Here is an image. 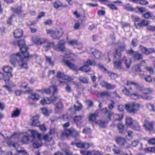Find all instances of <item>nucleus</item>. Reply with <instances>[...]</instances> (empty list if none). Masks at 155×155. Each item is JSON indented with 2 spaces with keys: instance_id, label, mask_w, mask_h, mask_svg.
I'll return each instance as SVG.
<instances>
[{
  "instance_id": "nucleus-63",
  "label": "nucleus",
  "mask_w": 155,
  "mask_h": 155,
  "mask_svg": "<svg viewBox=\"0 0 155 155\" xmlns=\"http://www.w3.org/2000/svg\"><path fill=\"white\" fill-rule=\"evenodd\" d=\"M68 43L71 45L73 46L76 45H78V42L77 40H72L71 41H69Z\"/></svg>"
},
{
  "instance_id": "nucleus-16",
  "label": "nucleus",
  "mask_w": 155,
  "mask_h": 155,
  "mask_svg": "<svg viewBox=\"0 0 155 155\" xmlns=\"http://www.w3.org/2000/svg\"><path fill=\"white\" fill-rule=\"evenodd\" d=\"M76 146L79 148H84L87 149L89 147L90 144L89 143L80 142L78 143H76Z\"/></svg>"
},
{
  "instance_id": "nucleus-32",
  "label": "nucleus",
  "mask_w": 155,
  "mask_h": 155,
  "mask_svg": "<svg viewBox=\"0 0 155 155\" xmlns=\"http://www.w3.org/2000/svg\"><path fill=\"white\" fill-rule=\"evenodd\" d=\"M132 119L130 117H127L126 119V124L127 127H131L133 123Z\"/></svg>"
},
{
  "instance_id": "nucleus-28",
  "label": "nucleus",
  "mask_w": 155,
  "mask_h": 155,
  "mask_svg": "<svg viewBox=\"0 0 155 155\" xmlns=\"http://www.w3.org/2000/svg\"><path fill=\"white\" fill-rule=\"evenodd\" d=\"M17 44L19 47L20 50H22L23 49H25L24 47V46L26 45L25 41L24 40H19Z\"/></svg>"
},
{
  "instance_id": "nucleus-45",
  "label": "nucleus",
  "mask_w": 155,
  "mask_h": 155,
  "mask_svg": "<svg viewBox=\"0 0 155 155\" xmlns=\"http://www.w3.org/2000/svg\"><path fill=\"white\" fill-rule=\"evenodd\" d=\"M54 43L53 42L49 43L47 44V45L44 46L43 48L45 49V51H47L48 49L50 48L52 46L54 45Z\"/></svg>"
},
{
  "instance_id": "nucleus-18",
  "label": "nucleus",
  "mask_w": 155,
  "mask_h": 155,
  "mask_svg": "<svg viewBox=\"0 0 155 155\" xmlns=\"http://www.w3.org/2000/svg\"><path fill=\"white\" fill-rule=\"evenodd\" d=\"M52 4L54 8L56 9L61 7H66L68 6V5L66 4L64 5L63 3L59 0H56Z\"/></svg>"
},
{
  "instance_id": "nucleus-15",
  "label": "nucleus",
  "mask_w": 155,
  "mask_h": 155,
  "mask_svg": "<svg viewBox=\"0 0 155 155\" xmlns=\"http://www.w3.org/2000/svg\"><path fill=\"white\" fill-rule=\"evenodd\" d=\"M11 10L14 13L17 14L19 18L21 17V13L23 12V10L22 9L21 6H19L15 8L13 7L12 6L11 7Z\"/></svg>"
},
{
  "instance_id": "nucleus-14",
  "label": "nucleus",
  "mask_w": 155,
  "mask_h": 155,
  "mask_svg": "<svg viewBox=\"0 0 155 155\" xmlns=\"http://www.w3.org/2000/svg\"><path fill=\"white\" fill-rule=\"evenodd\" d=\"M114 67L119 71L121 72H123L125 71V69L123 68L122 66V63L120 61H115L114 62Z\"/></svg>"
},
{
  "instance_id": "nucleus-12",
  "label": "nucleus",
  "mask_w": 155,
  "mask_h": 155,
  "mask_svg": "<svg viewBox=\"0 0 155 155\" xmlns=\"http://www.w3.org/2000/svg\"><path fill=\"white\" fill-rule=\"evenodd\" d=\"M139 47L141 52L147 55L152 53L155 51V50L153 48H147L142 45H140Z\"/></svg>"
},
{
  "instance_id": "nucleus-52",
  "label": "nucleus",
  "mask_w": 155,
  "mask_h": 155,
  "mask_svg": "<svg viewBox=\"0 0 155 155\" xmlns=\"http://www.w3.org/2000/svg\"><path fill=\"white\" fill-rule=\"evenodd\" d=\"M96 115L94 114H91L89 117V120L91 121H94L96 119Z\"/></svg>"
},
{
  "instance_id": "nucleus-53",
  "label": "nucleus",
  "mask_w": 155,
  "mask_h": 155,
  "mask_svg": "<svg viewBox=\"0 0 155 155\" xmlns=\"http://www.w3.org/2000/svg\"><path fill=\"white\" fill-rule=\"evenodd\" d=\"M41 110L42 113L45 116H48V110L46 107H44L41 109Z\"/></svg>"
},
{
  "instance_id": "nucleus-23",
  "label": "nucleus",
  "mask_w": 155,
  "mask_h": 155,
  "mask_svg": "<svg viewBox=\"0 0 155 155\" xmlns=\"http://www.w3.org/2000/svg\"><path fill=\"white\" fill-rule=\"evenodd\" d=\"M130 127L137 131L139 130L140 129V127L138 123L135 121H133L132 124Z\"/></svg>"
},
{
  "instance_id": "nucleus-43",
  "label": "nucleus",
  "mask_w": 155,
  "mask_h": 155,
  "mask_svg": "<svg viewBox=\"0 0 155 155\" xmlns=\"http://www.w3.org/2000/svg\"><path fill=\"white\" fill-rule=\"evenodd\" d=\"M41 140H43L47 141H50L52 139V137H49L48 134H47L44 136L43 137L41 138Z\"/></svg>"
},
{
  "instance_id": "nucleus-1",
  "label": "nucleus",
  "mask_w": 155,
  "mask_h": 155,
  "mask_svg": "<svg viewBox=\"0 0 155 155\" xmlns=\"http://www.w3.org/2000/svg\"><path fill=\"white\" fill-rule=\"evenodd\" d=\"M24 47L25 49H23L22 50H20L24 56L23 58H21V54L19 52H17L10 55L9 61L13 67L19 66L26 70L28 69L27 62L32 58V55L29 54L28 52V47L26 45L24 46Z\"/></svg>"
},
{
  "instance_id": "nucleus-2",
  "label": "nucleus",
  "mask_w": 155,
  "mask_h": 155,
  "mask_svg": "<svg viewBox=\"0 0 155 155\" xmlns=\"http://www.w3.org/2000/svg\"><path fill=\"white\" fill-rule=\"evenodd\" d=\"M140 105L134 102L130 103L125 105V108L127 111L131 114H134L139 110Z\"/></svg>"
},
{
  "instance_id": "nucleus-11",
  "label": "nucleus",
  "mask_w": 155,
  "mask_h": 155,
  "mask_svg": "<svg viewBox=\"0 0 155 155\" xmlns=\"http://www.w3.org/2000/svg\"><path fill=\"white\" fill-rule=\"evenodd\" d=\"M61 63L63 65L68 67L70 69L74 70L76 69V67L74 64L66 59L65 58L63 59L61 61Z\"/></svg>"
},
{
  "instance_id": "nucleus-51",
  "label": "nucleus",
  "mask_w": 155,
  "mask_h": 155,
  "mask_svg": "<svg viewBox=\"0 0 155 155\" xmlns=\"http://www.w3.org/2000/svg\"><path fill=\"white\" fill-rule=\"evenodd\" d=\"M88 65H83L79 69V70L80 71H85V72H87L88 71L86 70V69L87 68H88Z\"/></svg>"
},
{
  "instance_id": "nucleus-62",
  "label": "nucleus",
  "mask_w": 155,
  "mask_h": 155,
  "mask_svg": "<svg viewBox=\"0 0 155 155\" xmlns=\"http://www.w3.org/2000/svg\"><path fill=\"white\" fill-rule=\"evenodd\" d=\"M50 87L52 88L53 89L54 91L53 92V95H54V94L57 92V86L55 85H53L51 86Z\"/></svg>"
},
{
  "instance_id": "nucleus-50",
  "label": "nucleus",
  "mask_w": 155,
  "mask_h": 155,
  "mask_svg": "<svg viewBox=\"0 0 155 155\" xmlns=\"http://www.w3.org/2000/svg\"><path fill=\"white\" fill-rule=\"evenodd\" d=\"M100 95L101 97H108L110 96V94L109 93V92L106 91L100 93Z\"/></svg>"
},
{
  "instance_id": "nucleus-54",
  "label": "nucleus",
  "mask_w": 155,
  "mask_h": 155,
  "mask_svg": "<svg viewBox=\"0 0 155 155\" xmlns=\"http://www.w3.org/2000/svg\"><path fill=\"white\" fill-rule=\"evenodd\" d=\"M13 146L15 148L17 152L18 151L20 150H21L23 148L20 147L17 143H15L13 144Z\"/></svg>"
},
{
  "instance_id": "nucleus-59",
  "label": "nucleus",
  "mask_w": 155,
  "mask_h": 155,
  "mask_svg": "<svg viewBox=\"0 0 155 155\" xmlns=\"http://www.w3.org/2000/svg\"><path fill=\"white\" fill-rule=\"evenodd\" d=\"M120 24L122 25V27L123 28H124L125 27H127L128 26H129L130 25V24L127 22H125L122 21L120 22Z\"/></svg>"
},
{
  "instance_id": "nucleus-29",
  "label": "nucleus",
  "mask_w": 155,
  "mask_h": 155,
  "mask_svg": "<svg viewBox=\"0 0 155 155\" xmlns=\"http://www.w3.org/2000/svg\"><path fill=\"white\" fill-rule=\"evenodd\" d=\"M32 136H31L32 138V140L33 138H35L37 136L38 139L41 140V135L40 134H38L37 132L35 131L32 130L31 131Z\"/></svg>"
},
{
  "instance_id": "nucleus-42",
  "label": "nucleus",
  "mask_w": 155,
  "mask_h": 155,
  "mask_svg": "<svg viewBox=\"0 0 155 155\" xmlns=\"http://www.w3.org/2000/svg\"><path fill=\"white\" fill-rule=\"evenodd\" d=\"M40 39V38H39L36 36H33L32 38V40L33 42L38 45Z\"/></svg>"
},
{
  "instance_id": "nucleus-46",
  "label": "nucleus",
  "mask_w": 155,
  "mask_h": 155,
  "mask_svg": "<svg viewBox=\"0 0 155 155\" xmlns=\"http://www.w3.org/2000/svg\"><path fill=\"white\" fill-rule=\"evenodd\" d=\"M97 66L99 69L104 72H107V71H108L101 64H98Z\"/></svg>"
},
{
  "instance_id": "nucleus-19",
  "label": "nucleus",
  "mask_w": 155,
  "mask_h": 155,
  "mask_svg": "<svg viewBox=\"0 0 155 155\" xmlns=\"http://www.w3.org/2000/svg\"><path fill=\"white\" fill-rule=\"evenodd\" d=\"M149 24L148 21L146 20H143L137 24L135 23V26L137 28H140L142 26H147Z\"/></svg>"
},
{
  "instance_id": "nucleus-48",
  "label": "nucleus",
  "mask_w": 155,
  "mask_h": 155,
  "mask_svg": "<svg viewBox=\"0 0 155 155\" xmlns=\"http://www.w3.org/2000/svg\"><path fill=\"white\" fill-rule=\"evenodd\" d=\"M146 106L147 108L150 111H152L154 108V105L150 103H147L146 104Z\"/></svg>"
},
{
  "instance_id": "nucleus-56",
  "label": "nucleus",
  "mask_w": 155,
  "mask_h": 155,
  "mask_svg": "<svg viewBox=\"0 0 155 155\" xmlns=\"http://www.w3.org/2000/svg\"><path fill=\"white\" fill-rule=\"evenodd\" d=\"M136 9L138 10L141 13H143L144 12H147V9L145 8L137 7L136 8Z\"/></svg>"
},
{
  "instance_id": "nucleus-25",
  "label": "nucleus",
  "mask_w": 155,
  "mask_h": 155,
  "mask_svg": "<svg viewBox=\"0 0 155 155\" xmlns=\"http://www.w3.org/2000/svg\"><path fill=\"white\" fill-rule=\"evenodd\" d=\"M140 90L146 95L151 94L152 92V91L150 88H145L143 87H142Z\"/></svg>"
},
{
  "instance_id": "nucleus-26",
  "label": "nucleus",
  "mask_w": 155,
  "mask_h": 155,
  "mask_svg": "<svg viewBox=\"0 0 155 155\" xmlns=\"http://www.w3.org/2000/svg\"><path fill=\"white\" fill-rule=\"evenodd\" d=\"M39 97L40 96L38 94H35L32 95L31 97H28V99L29 101L32 100L33 101H36L39 99Z\"/></svg>"
},
{
  "instance_id": "nucleus-24",
  "label": "nucleus",
  "mask_w": 155,
  "mask_h": 155,
  "mask_svg": "<svg viewBox=\"0 0 155 155\" xmlns=\"http://www.w3.org/2000/svg\"><path fill=\"white\" fill-rule=\"evenodd\" d=\"M91 53L97 59L99 58L102 55L101 53L96 49H95L94 51H92Z\"/></svg>"
},
{
  "instance_id": "nucleus-60",
  "label": "nucleus",
  "mask_w": 155,
  "mask_h": 155,
  "mask_svg": "<svg viewBox=\"0 0 155 155\" xmlns=\"http://www.w3.org/2000/svg\"><path fill=\"white\" fill-rule=\"evenodd\" d=\"M114 102L113 101H111V103L109 104L108 105V108L110 110L113 109L114 107Z\"/></svg>"
},
{
  "instance_id": "nucleus-10",
  "label": "nucleus",
  "mask_w": 155,
  "mask_h": 155,
  "mask_svg": "<svg viewBox=\"0 0 155 155\" xmlns=\"http://www.w3.org/2000/svg\"><path fill=\"white\" fill-rule=\"evenodd\" d=\"M100 84L102 87H105L108 90L113 89L115 87V85L111 84L104 80L101 81Z\"/></svg>"
},
{
  "instance_id": "nucleus-21",
  "label": "nucleus",
  "mask_w": 155,
  "mask_h": 155,
  "mask_svg": "<svg viewBox=\"0 0 155 155\" xmlns=\"http://www.w3.org/2000/svg\"><path fill=\"white\" fill-rule=\"evenodd\" d=\"M32 141V137L30 135L23 136L22 140V141L24 143H28Z\"/></svg>"
},
{
  "instance_id": "nucleus-58",
  "label": "nucleus",
  "mask_w": 155,
  "mask_h": 155,
  "mask_svg": "<svg viewBox=\"0 0 155 155\" xmlns=\"http://www.w3.org/2000/svg\"><path fill=\"white\" fill-rule=\"evenodd\" d=\"M143 16L146 18H149L152 17L151 13L149 12L143 14Z\"/></svg>"
},
{
  "instance_id": "nucleus-40",
  "label": "nucleus",
  "mask_w": 155,
  "mask_h": 155,
  "mask_svg": "<svg viewBox=\"0 0 155 155\" xmlns=\"http://www.w3.org/2000/svg\"><path fill=\"white\" fill-rule=\"evenodd\" d=\"M65 75L63 73L59 71L57 72L56 77L58 78H61L63 79H65Z\"/></svg>"
},
{
  "instance_id": "nucleus-47",
  "label": "nucleus",
  "mask_w": 155,
  "mask_h": 155,
  "mask_svg": "<svg viewBox=\"0 0 155 155\" xmlns=\"http://www.w3.org/2000/svg\"><path fill=\"white\" fill-rule=\"evenodd\" d=\"M124 8L125 9L129 11H133L134 10V9L130 6L129 4H127L124 6Z\"/></svg>"
},
{
  "instance_id": "nucleus-35",
  "label": "nucleus",
  "mask_w": 155,
  "mask_h": 155,
  "mask_svg": "<svg viewBox=\"0 0 155 155\" xmlns=\"http://www.w3.org/2000/svg\"><path fill=\"white\" fill-rule=\"evenodd\" d=\"M107 73L109 76L111 78L113 79H114L118 77V75L116 73L113 72L107 71Z\"/></svg>"
},
{
  "instance_id": "nucleus-33",
  "label": "nucleus",
  "mask_w": 155,
  "mask_h": 155,
  "mask_svg": "<svg viewBox=\"0 0 155 155\" xmlns=\"http://www.w3.org/2000/svg\"><path fill=\"white\" fill-rule=\"evenodd\" d=\"M38 141H36L33 143L32 145L33 147L35 148H38L40 147L41 146V140L40 139H38Z\"/></svg>"
},
{
  "instance_id": "nucleus-49",
  "label": "nucleus",
  "mask_w": 155,
  "mask_h": 155,
  "mask_svg": "<svg viewBox=\"0 0 155 155\" xmlns=\"http://www.w3.org/2000/svg\"><path fill=\"white\" fill-rule=\"evenodd\" d=\"M138 43V42L137 39L135 38L132 40L131 44L133 47H134L137 45Z\"/></svg>"
},
{
  "instance_id": "nucleus-57",
  "label": "nucleus",
  "mask_w": 155,
  "mask_h": 155,
  "mask_svg": "<svg viewBox=\"0 0 155 155\" xmlns=\"http://www.w3.org/2000/svg\"><path fill=\"white\" fill-rule=\"evenodd\" d=\"M18 154H21V155H28V154L26 151L24 150V148H22L21 150H20L18 151L17 152Z\"/></svg>"
},
{
  "instance_id": "nucleus-8",
  "label": "nucleus",
  "mask_w": 155,
  "mask_h": 155,
  "mask_svg": "<svg viewBox=\"0 0 155 155\" xmlns=\"http://www.w3.org/2000/svg\"><path fill=\"white\" fill-rule=\"evenodd\" d=\"M64 108V105L62 102L61 101H58L54 104V112L55 113H61Z\"/></svg>"
},
{
  "instance_id": "nucleus-3",
  "label": "nucleus",
  "mask_w": 155,
  "mask_h": 155,
  "mask_svg": "<svg viewBox=\"0 0 155 155\" xmlns=\"http://www.w3.org/2000/svg\"><path fill=\"white\" fill-rule=\"evenodd\" d=\"M62 135L63 137H75L78 136L79 134L78 132L74 128L66 129L62 132Z\"/></svg>"
},
{
  "instance_id": "nucleus-37",
  "label": "nucleus",
  "mask_w": 155,
  "mask_h": 155,
  "mask_svg": "<svg viewBox=\"0 0 155 155\" xmlns=\"http://www.w3.org/2000/svg\"><path fill=\"white\" fill-rule=\"evenodd\" d=\"M76 104L74 105V109L75 110H79L82 108V105L81 103H79V101L77 100L76 101Z\"/></svg>"
},
{
  "instance_id": "nucleus-5",
  "label": "nucleus",
  "mask_w": 155,
  "mask_h": 155,
  "mask_svg": "<svg viewBox=\"0 0 155 155\" xmlns=\"http://www.w3.org/2000/svg\"><path fill=\"white\" fill-rule=\"evenodd\" d=\"M115 140L116 143L122 148H127L130 147V144L124 137H115Z\"/></svg>"
},
{
  "instance_id": "nucleus-34",
  "label": "nucleus",
  "mask_w": 155,
  "mask_h": 155,
  "mask_svg": "<svg viewBox=\"0 0 155 155\" xmlns=\"http://www.w3.org/2000/svg\"><path fill=\"white\" fill-rule=\"evenodd\" d=\"M96 123L100 127L105 128L106 127V123L102 120H100L96 122Z\"/></svg>"
},
{
  "instance_id": "nucleus-44",
  "label": "nucleus",
  "mask_w": 155,
  "mask_h": 155,
  "mask_svg": "<svg viewBox=\"0 0 155 155\" xmlns=\"http://www.w3.org/2000/svg\"><path fill=\"white\" fill-rule=\"evenodd\" d=\"M78 79L81 82L84 84H87L88 82L87 78L83 77H80L78 78Z\"/></svg>"
},
{
  "instance_id": "nucleus-20",
  "label": "nucleus",
  "mask_w": 155,
  "mask_h": 155,
  "mask_svg": "<svg viewBox=\"0 0 155 155\" xmlns=\"http://www.w3.org/2000/svg\"><path fill=\"white\" fill-rule=\"evenodd\" d=\"M23 31L22 30L18 29L15 30L14 32V35L15 38H19L22 36Z\"/></svg>"
},
{
  "instance_id": "nucleus-4",
  "label": "nucleus",
  "mask_w": 155,
  "mask_h": 155,
  "mask_svg": "<svg viewBox=\"0 0 155 155\" xmlns=\"http://www.w3.org/2000/svg\"><path fill=\"white\" fill-rule=\"evenodd\" d=\"M126 52L127 54L131 55L135 61L140 60L143 58V56L141 54L134 51L131 48L130 50H126Z\"/></svg>"
},
{
  "instance_id": "nucleus-17",
  "label": "nucleus",
  "mask_w": 155,
  "mask_h": 155,
  "mask_svg": "<svg viewBox=\"0 0 155 155\" xmlns=\"http://www.w3.org/2000/svg\"><path fill=\"white\" fill-rule=\"evenodd\" d=\"M144 125L146 130L150 131L153 129V122H150L146 120L144 121Z\"/></svg>"
},
{
  "instance_id": "nucleus-55",
  "label": "nucleus",
  "mask_w": 155,
  "mask_h": 155,
  "mask_svg": "<svg viewBox=\"0 0 155 155\" xmlns=\"http://www.w3.org/2000/svg\"><path fill=\"white\" fill-rule=\"evenodd\" d=\"M107 6L110 8V9L112 10H117V8L113 4H107Z\"/></svg>"
},
{
  "instance_id": "nucleus-31",
  "label": "nucleus",
  "mask_w": 155,
  "mask_h": 155,
  "mask_svg": "<svg viewBox=\"0 0 155 155\" xmlns=\"http://www.w3.org/2000/svg\"><path fill=\"white\" fill-rule=\"evenodd\" d=\"M40 103L43 105L50 104V99L48 97L44 98L40 101Z\"/></svg>"
},
{
  "instance_id": "nucleus-7",
  "label": "nucleus",
  "mask_w": 155,
  "mask_h": 155,
  "mask_svg": "<svg viewBox=\"0 0 155 155\" xmlns=\"http://www.w3.org/2000/svg\"><path fill=\"white\" fill-rule=\"evenodd\" d=\"M65 44L64 39L60 40L57 45L54 46V48L55 50L58 52L64 51L65 50L64 45Z\"/></svg>"
},
{
  "instance_id": "nucleus-30",
  "label": "nucleus",
  "mask_w": 155,
  "mask_h": 155,
  "mask_svg": "<svg viewBox=\"0 0 155 155\" xmlns=\"http://www.w3.org/2000/svg\"><path fill=\"white\" fill-rule=\"evenodd\" d=\"M114 117H116V118L114 120V121H113L114 122L117 121H120L123 119V115L122 114H115L114 115Z\"/></svg>"
},
{
  "instance_id": "nucleus-36",
  "label": "nucleus",
  "mask_w": 155,
  "mask_h": 155,
  "mask_svg": "<svg viewBox=\"0 0 155 155\" xmlns=\"http://www.w3.org/2000/svg\"><path fill=\"white\" fill-rule=\"evenodd\" d=\"M134 68L136 71L141 73V74H140L143 75L144 74V71L141 70L140 68V66L139 65L137 64L135 65L134 66Z\"/></svg>"
},
{
  "instance_id": "nucleus-6",
  "label": "nucleus",
  "mask_w": 155,
  "mask_h": 155,
  "mask_svg": "<svg viewBox=\"0 0 155 155\" xmlns=\"http://www.w3.org/2000/svg\"><path fill=\"white\" fill-rule=\"evenodd\" d=\"M126 45L124 42H122L121 45L119 46V49H116L113 53L114 57L117 59H119L121 55V51L125 50L126 49Z\"/></svg>"
},
{
  "instance_id": "nucleus-38",
  "label": "nucleus",
  "mask_w": 155,
  "mask_h": 155,
  "mask_svg": "<svg viewBox=\"0 0 155 155\" xmlns=\"http://www.w3.org/2000/svg\"><path fill=\"white\" fill-rule=\"evenodd\" d=\"M20 112V110L18 109H17L13 111V113H12L11 117H14L18 116L19 115Z\"/></svg>"
},
{
  "instance_id": "nucleus-39",
  "label": "nucleus",
  "mask_w": 155,
  "mask_h": 155,
  "mask_svg": "<svg viewBox=\"0 0 155 155\" xmlns=\"http://www.w3.org/2000/svg\"><path fill=\"white\" fill-rule=\"evenodd\" d=\"M85 65H88V67L89 65L95 66L97 65L95 61H91L90 60L88 59L85 62Z\"/></svg>"
},
{
  "instance_id": "nucleus-13",
  "label": "nucleus",
  "mask_w": 155,
  "mask_h": 155,
  "mask_svg": "<svg viewBox=\"0 0 155 155\" xmlns=\"http://www.w3.org/2000/svg\"><path fill=\"white\" fill-rule=\"evenodd\" d=\"M39 116L36 115L32 118L31 120V124L32 126L38 127L40 124V122L38 120Z\"/></svg>"
},
{
  "instance_id": "nucleus-22",
  "label": "nucleus",
  "mask_w": 155,
  "mask_h": 155,
  "mask_svg": "<svg viewBox=\"0 0 155 155\" xmlns=\"http://www.w3.org/2000/svg\"><path fill=\"white\" fill-rule=\"evenodd\" d=\"M2 69L6 73H10L11 77L12 76V74L10 73L12 71V68L11 67L6 65L3 66L2 68Z\"/></svg>"
},
{
  "instance_id": "nucleus-9",
  "label": "nucleus",
  "mask_w": 155,
  "mask_h": 155,
  "mask_svg": "<svg viewBox=\"0 0 155 155\" xmlns=\"http://www.w3.org/2000/svg\"><path fill=\"white\" fill-rule=\"evenodd\" d=\"M63 34L64 32L62 29H60L59 30L54 31L51 35V37L54 39L58 40L62 37Z\"/></svg>"
},
{
  "instance_id": "nucleus-27",
  "label": "nucleus",
  "mask_w": 155,
  "mask_h": 155,
  "mask_svg": "<svg viewBox=\"0 0 155 155\" xmlns=\"http://www.w3.org/2000/svg\"><path fill=\"white\" fill-rule=\"evenodd\" d=\"M123 60H125V63L127 66V68H129L131 65L132 63V60L130 58L126 59V57L124 56L123 57Z\"/></svg>"
},
{
  "instance_id": "nucleus-41",
  "label": "nucleus",
  "mask_w": 155,
  "mask_h": 155,
  "mask_svg": "<svg viewBox=\"0 0 155 155\" xmlns=\"http://www.w3.org/2000/svg\"><path fill=\"white\" fill-rule=\"evenodd\" d=\"M117 128L119 133L120 134H122L124 129V125L121 124H117Z\"/></svg>"
},
{
  "instance_id": "nucleus-64",
  "label": "nucleus",
  "mask_w": 155,
  "mask_h": 155,
  "mask_svg": "<svg viewBox=\"0 0 155 155\" xmlns=\"http://www.w3.org/2000/svg\"><path fill=\"white\" fill-rule=\"evenodd\" d=\"M41 91H43V93H45L47 94H50L51 92L50 89L48 88L43 89V90Z\"/></svg>"
},
{
  "instance_id": "nucleus-61",
  "label": "nucleus",
  "mask_w": 155,
  "mask_h": 155,
  "mask_svg": "<svg viewBox=\"0 0 155 155\" xmlns=\"http://www.w3.org/2000/svg\"><path fill=\"white\" fill-rule=\"evenodd\" d=\"M58 98V97L55 96L54 95H52L51 98L50 99V103L51 102H54L56 101Z\"/></svg>"
}]
</instances>
